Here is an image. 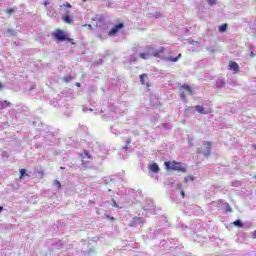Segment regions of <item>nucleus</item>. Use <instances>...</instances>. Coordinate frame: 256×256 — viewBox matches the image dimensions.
<instances>
[{
  "label": "nucleus",
  "mask_w": 256,
  "mask_h": 256,
  "mask_svg": "<svg viewBox=\"0 0 256 256\" xmlns=\"http://www.w3.org/2000/svg\"><path fill=\"white\" fill-rule=\"evenodd\" d=\"M164 165L166 169H168V171H178V173H187V168L181 162H165Z\"/></svg>",
  "instance_id": "1"
},
{
  "label": "nucleus",
  "mask_w": 256,
  "mask_h": 256,
  "mask_svg": "<svg viewBox=\"0 0 256 256\" xmlns=\"http://www.w3.org/2000/svg\"><path fill=\"white\" fill-rule=\"evenodd\" d=\"M163 51H165L164 47L155 49V48L149 46L146 48V53L149 55V57H158V59H163Z\"/></svg>",
  "instance_id": "2"
},
{
  "label": "nucleus",
  "mask_w": 256,
  "mask_h": 256,
  "mask_svg": "<svg viewBox=\"0 0 256 256\" xmlns=\"http://www.w3.org/2000/svg\"><path fill=\"white\" fill-rule=\"evenodd\" d=\"M54 39L57 40L58 43H63V41H67V34L63 30H56L52 33Z\"/></svg>",
  "instance_id": "3"
},
{
  "label": "nucleus",
  "mask_w": 256,
  "mask_h": 256,
  "mask_svg": "<svg viewBox=\"0 0 256 256\" xmlns=\"http://www.w3.org/2000/svg\"><path fill=\"white\" fill-rule=\"evenodd\" d=\"M49 2L45 1L44 6L46 7L47 16L51 17V19H57V11H55V8L53 6H48Z\"/></svg>",
  "instance_id": "4"
},
{
  "label": "nucleus",
  "mask_w": 256,
  "mask_h": 256,
  "mask_svg": "<svg viewBox=\"0 0 256 256\" xmlns=\"http://www.w3.org/2000/svg\"><path fill=\"white\" fill-rule=\"evenodd\" d=\"M204 150L203 148H198V153L204 155V157H209L211 155V142H204Z\"/></svg>",
  "instance_id": "5"
},
{
  "label": "nucleus",
  "mask_w": 256,
  "mask_h": 256,
  "mask_svg": "<svg viewBox=\"0 0 256 256\" xmlns=\"http://www.w3.org/2000/svg\"><path fill=\"white\" fill-rule=\"evenodd\" d=\"M129 225L130 227H143V225H145V218L134 217Z\"/></svg>",
  "instance_id": "6"
},
{
  "label": "nucleus",
  "mask_w": 256,
  "mask_h": 256,
  "mask_svg": "<svg viewBox=\"0 0 256 256\" xmlns=\"http://www.w3.org/2000/svg\"><path fill=\"white\" fill-rule=\"evenodd\" d=\"M125 27V24L123 23H118L116 24L108 33L109 37H113L116 34L119 33V31H121V29H123Z\"/></svg>",
  "instance_id": "7"
},
{
  "label": "nucleus",
  "mask_w": 256,
  "mask_h": 256,
  "mask_svg": "<svg viewBox=\"0 0 256 256\" xmlns=\"http://www.w3.org/2000/svg\"><path fill=\"white\" fill-rule=\"evenodd\" d=\"M86 159H91V155H89V151L87 150L82 154V167H91V162Z\"/></svg>",
  "instance_id": "8"
},
{
  "label": "nucleus",
  "mask_w": 256,
  "mask_h": 256,
  "mask_svg": "<svg viewBox=\"0 0 256 256\" xmlns=\"http://www.w3.org/2000/svg\"><path fill=\"white\" fill-rule=\"evenodd\" d=\"M64 13L65 16L62 17V20L64 21V23H68L69 25L71 23H73V19L71 18V16L69 15L71 13V10L69 9H64Z\"/></svg>",
  "instance_id": "9"
},
{
  "label": "nucleus",
  "mask_w": 256,
  "mask_h": 256,
  "mask_svg": "<svg viewBox=\"0 0 256 256\" xmlns=\"http://www.w3.org/2000/svg\"><path fill=\"white\" fill-rule=\"evenodd\" d=\"M192 109H195V111H197L198 113H200L201 115H209L210 111L209 109H205L203 106L201 105H197L195 107H192Z\"/></svg>",
  "instance_id": "10"
},
{
  "label": "nucleus",
  "mask_w": 256,
  "mask_h": 256,
  "mask_svg": "<svg viewBox=\"0 0 256 256\" xmlns=\"http://www.w3.org/2000/svg\"><path fill=\"white\" fill-rule=\"evenodd\" d=\"M136 62H137V56L135 55L129 56L128 58H125V60L123 61L124 65H131Z\"/></svg>",
  "instance_id": "11"
},
{
  "label": "nucleus",
  "mask_w": 256,
  "mask_h": 256,
  "mask_svg": "<svg viewBox=\"0 0 256 256\" xmlns=\"http://www.w3.org/2000/svg\"><path fill=\"white\" fill-rule=\"evenodd\" d=\"M144 211H153L155 209V204L153 201L148 200L143 207Z\"/></svg>",
  "instance_id": "12"
},
{
  "label": "nucleus",
  "mask_w": 256,
  "mask_h": 256,
  "mask_svg": "<svg viewBox=\"0 0 256 256\" xmlns=\"http://www.w3.org/2000/svg\"><path fill=\"white\" fill-rule=\"evenodd\" d=\"M229 69L230 71H234L235 73H237L239 71V64H237V62L230 61Z\"/></svg>",
  "instance_id": "13"
},
{
  "label": "nucleus",
  "mask_w": 256,
  "mask_h": 256,
  "mask_svg": "<svg viewBox=\"0 0 256 256\" xmlns=\"http://www.w3.org/2000/svg\"><path fill=\"white\" fill-rule=\"evenodd\" d=\"M149 170L152 171V173H157L159 171V165L157 163H152L149 166Z\"/></svg>",
  "instance_id": "14"
},
{
  "label": "nucleus",
  "mask_w": 256,
  "mask_h": 256,
  "mask_svg": "<svg viewBox=\"0 0 256 256\" xmlns=\"http://www.w3.org/2000/svg\"><path fill=\"white\" fill-rule=\"evenodd\" d=\"M7 107H11V102L7 100L0 102V109H7Z\"/></svg>",
  "instance_id": "15"
},
{
  "label": "nucleus",
  "mask_w": 256,
  "mask_h": 256,
  "mask_svg": "<svg viewBox=\"0 0 256 256\" xmlns=\"http://www.w3.org/2000/svg\"><path fill=\"white\" fill-rule=\"evenodd\" d=\"M53 247H55L56 249H63V241L58 240L55 241L54 243H52Z\"/></svg>",
  "instance_id": "16"
},
{
  "label": "nucleus",
  "mask_w": 256,
  "mask_h": 256,
  "mask_svg": "<svg viewBox=\"0 0 256 256\" xmlns=\"http://www.w3.org/2000/svg\"><path fill=\"white\" fill-rule=\"evenodd\" d=\"M220 203H222V205H224L226 213H231L232 209H231V206L229 205V203L224 202L223 200H220Z\"/></svg>",
  "instance_id": "17"
},
{
  "label": "nucleus",
  "mask_w": 256,
  "mask_h": 256,
  "mask_svg": "<svg viewBox=\"0 0 256 256\" xmlns=\"http://www.w3.org/2000/svg\"><path fill=\"white\" fill-rule=\"evenodd\" d=\"M15 35H17V31L11 29H8L5 33L6 37H15Z\"/></svg>",
  "instance_id": "18"
},
{
  "label": "nucleus",
  "mask_w": 256,
  "mask_h": 256,
  "mask_svg": "<svg viewBox=\"0 0 256 256\" xmlns=\"http://www.w3.org/2000/svg\"><path fill=\"white\" fill-rule=\"evenodd\" d=\"M140 82L142 83V85H147V87H149V83L145 82V79H147V74H141L139 76Z\"/></svg>",
  "instance_id": "19"
},
{
  "label": "nucleus",
  "mask_w": 256,
  "mask_h": 256,
  "mask_svg": "<svg viewBox=\"0 0 256 256\" xmlns=\"http://www.w3.org/2000/svg\"><path fill=\"white\" fill-rule=\"evenodd\" d=\"M151 56H149V54L147 53V50H145V52H142L139 54V58L140 59H144V60H147V59H150Z\"/></svg>",
  "instance_id": "20"
},
{
  "label": "nucleus",
  "mask_w": 256,
  "mask_h": 256,
  "mask_svg": "<svg viewBox=\"0 0 256 256\" xmlns=\"http://www.w3.org/2000/svg\"><path fill=\"white\" fill-rule=\"evenodd\" d=\"M181 57V54H179L178 56L176 57H168L166 58V61H170L172 63H177V61H179V58Z\"/></svg>",
  "instance_id": "21"
},
{
  "label": "nucleus",
  "mask_w": 256,
  "mask_h": 256,
  "mask_svg": "<svg viewBox=\"0 0 256 256\" xmlns=\"http://www.w3.org/2000/svg\"><path fill=\"white\" fill-rule=\"evenodd\" d=\"M182 89L187 91L188 95H191L193 93V90L191 89V86H189L187 84L182 85Z\"/></svg>",
  "instance_id": "22"
},
{
  "label": "nucleus",
  "mask_w": 256,
  "mask_h": 256,
  "mask_svg": "<svg viewBox=\"0 0 256 256\" xmlns=\"http://www.w3.org/2000/svg\"><path fill=\"white\" fill-rule=\"evenodd\" d=\"M128 145H131V138L126 139V145L122 147L123 151H129Z\"/></svg>",
  "instance_id": "23"
},
{
  "label": "nucleus",
  "mask_w": 256,
  "mask_h": 256,
  "mask_svg": "<svg viewBox=\"0 0 256 256\" xmlns=\"http://www.w3.org/2000/svg\"><path fill=\"white\" fill-rule=\"evenodd\" d=\"M63 81H64V83H71V81H73V76H71V75L64 76Z\"/></svg>",
  "instance_id": "24"
},
{
  "label": "nucleus",
  "mask_w": 256,
  "mask_h": 256,
  "mask_svg": "<svg viewBox=\"0 0 256 256\" xmlns=\"http://www.w3.org/2000/svg\"><path fill=\"white\" fill-rule=\"evenodd\" d=\"M219 33H225V31H227V24H222L219 28H218Z\"/></svg>",
  "instance_id": "25"
},
{
  "label": "nucleus",
  "mask_w": 256,
  "mask_h": 256,
  "mask_svg": "<svg viewBox=\"0 0 256 256\" xmlns=\"http://www.w3.org/2000/svg\"><path fill=\"white\" fill-rule=\"evenodd\" d=\"M102 181H103L104 185H109V183H111V181H113V178H111V177H104L102 179Z\"/></svg>",
  "instance_id": "26"
},
{
  "label": "nucleus",
  "mask_w": 256,
  "mask_h": 256,
  "mask_svg": "<svg viewBox=\"0 0 256 256\" xmlns=\"http://www.w3.org/2000/svg\"><path fill=\"white\" fill-rule=\"evenodd\" d=\"M224 85H225V81L224 80L218 79L216 81V87H223Z\"/></svg>",
  "instance_id": "27"
},
{
  "label": "nucleus",
  "mask_w": 256,
  "mask_h": 256,
  "mask_svg": "<svg viewBox=\"0 0 256 256\" xmlns=\"http://www.w3.org/2000/svg\"><path fill=\"white\" fill-rule=\"evenodd\" d=\"M96 25L97 27H101V25H103L104 21H103V18H96Z\"/></svg>",
  "instance_id": "28"
},
{
  "label": "nucleus",
  "mask_w": 256,
  "mask_h": 256,
  "mask_svg": "<svg viewBox=\"0 0 256 256\" xmlns=\"http://www.w3.org/2000/svg\"><path fill=\"white\" fill-rule=\"evenodd\" d=\"M234 225H235V227H243V222H241V220H235L234 221Z\"/></svg>",
  "instance_id": "29"
},
{
  "label": "nucleus",
  "mask_w": 256,
  "mask_h": 256,
  "mask_svg": "<svg viewBox=\"0 0 256 256\" xmlns=\"http://www.w3.org/2000/svg\"><path fill=\"white\" fill-rule=\"evenodd\" d=\"M185 183H189V181H195V178L193 176H188L184 178Z\"/></svg>",
  "instance_id": "30"
},
{
  "label": "nucleus",
  "mask_w": 256,
  "mask_h": 256,
  "mask_svg": "<svg viewBox=\"0 0 256 256\" xmlns=\"http://www.w3.org/2000/svg\"><path fill=\"white\" fill-rule=\"evenodd\" d=\"M26 173H27V170L21 169L20 170V179H23V177H25Z\"/></svg>",
  "instance_id": "31"
},
{
  "label": "nucleus",
  "mask_w": 256,
  "mask_h": 256,
  "mask_svg": "<svg viewBox=\"0 0 256 256\" xmlns=\"http://www.w3.org/2000/svg\"><path fill=\"white\" fill-rule=\"evenodd\" d=\"M241 186V182L240 181H233L232 182V187H240Z\"/></svg>",
  "instance_id": "32"
},
{
  "label": "nucleus",
  "mask_w": 256,
  "mask_h": 256,
  "mask_svg": "<svg viewBox=\"0 0 256 256\" xmlns=\"http://www.w3.org/2000/svg\"><path fill=\"white\" fill-rule=\"evenodd\" d=\"M54 185L55 187H57V189H61V182H59L58 180L54 181Z\"/></svg>",
  "instance_id": "33"
},
{
  "label": "nucleus",
  "mask_w": 256,
  "mask_h": 256,
  "mask_svg": "<svg viewBox=\"0 0 256 256\" xmlns=\"http://www.w3.org/2000/svg\"><path fill=\"white\" fill-rule=\"evenodd\" d=\"M61 7H65L66 9H71L72 6L69 2H66Z\"/></svg>",
  "instance_id": "34"
},
{
  "label": "nucleus",
  "mask_w": 256,
  "mask_h": 256,
  "mask_svg": "<svg viewBox=\"0 0 256 256\" xmlns=\"http://www.w3.org/2000/svg\"><path fill=\"white\" fill-rule=\"evenodd\" d=\"M2 159H9V153L7 152H2Z\"/></svg>",
  "instance_id": "35"
},
{
  "label": "nucleus",
  "mask_w": 256,
  "mask_h": 256,
  "mask_svg": "<svg viewBox=\"0 0 256 256\" xmlns=\"http://www.w3.org/2000/svg\"><path fill=\"white\" fill-rule=\"evenodd\" d=\"M210 5H217V0H206Z\"/></svg>",
  "instance_id": "36"
},
{
  "label": "nucleus",
  "mask_w": 256,
  "mask_h": 256,
  "mask_svg": "<svg viewBox=\"0 0 256 256\" xmlns=\"http://www.w3.org/2000/svg\"><path fill=\"white\" fill-rule=\"evenodd\" d=\"M111 132H112L114 135H119V130L115 129L114 127H111Z\"/></svg>",
  "instance_id": "37"
},
{
  "label": "nucleus",
  "mask_w": 256,
  "mask_h": 256,
  "mask_svg": "<svg viewBox=\"0 0 256 256\" xmlns=\"http://www.w3.org/2000/svg\"><path fill=\"white\" fill-rule=\"evenodd\" d=\"M115 113H117V109H114V110L112 111V114L110 115V117H111L112 119H115V117H117V116H115Z\"/></svg>",
  "instance_id": "38"
},
{
  "label": "nucleus",
  "mask_w": 256,
  "mask_h": 256,
  "mask_svg": "<svg viewBox=\"0 0 256 256\" xmlns=\"http://www.w3.org/2000/svg\"><path fill=\"white\" fill-rule=\"evenodd\" d=\"M7 13H9V15L15 13V8H10L7 10Z\"/></svg>",
  "instance_id": "39"
},
{
  "label": "nucleus",
  "mask_w": 256,
  "mask_h": 256,
  "mask_svg": "<svg viewBox=\"0 0 256 256\" xmlns=\"http://www.w3.org/2000/svg\"><path fill=\"white\" fill-rule=\"evenodd\" d=\"M250 57H255V53H253V46H250Z\"/></svg>",
  "instance_id": "40"
},
{
  "label": "nucleus",
  "mask_w": 256,
  "mask_h": 256,
  "mask_svg": "<svg viewBox=\"0 0 256 256\" xmlns=\"http://www.w3.org/2000/svg\"><path fill=\"white\" fill-rule=\"evenodd\" d=\"M82 111L84 112V113H86V111H93V109H88V108H86V106H83L82 107Z\"/></svg>",
  "instance_id": "41"
},
{
  "label": "nucleus",
  "mask_w": 256,
  "mask_h": 256,
  "mask_svg": "<svg viewBox=\"0 0 256 256\" xmlns=\"http://www.w3.org/2000/svg\"><path fill=\"white\" fill-rule=\"evenodd\" d=\"M180 97H181V100H182V101H185V97H186V96H185V92H181V93H180Z\"/></svg>",
  "instance_id": "42"
},
{
  "label": "nucleus",
  "mask_w": 256,
  "mask_h": 256,
  "mask_svg": "<svg viewBox=\"0 0 256 256\" xmlns=\"http://www.w3.org/2000/svg\"><path fill=\"white\" fill-rule=\"evenodd\" d=\"M190 45H196V47H198V46H199V42H197V41H191V42H190Z\"/></svg>",
  "instance_id": "43"
},
{
  "label": "nucleus",
  "mask_w": 256,
  "mask_h": 256,
  "mask_svg": "<svg viewBox=\"0 0 256 256\" xmlns=\"http://www.w3.org/2000/svg\"><path fill=\"white\" fill-rule=\"evenodd\" d=\"M112 207H119V205L117 204V201H115V200H112Z\"/></svg>",
  "instance_id": "44"
},
{
  "label": "nucleus",
  "mask_w": 256,
  "mask_h": 256,
  "mask_svg": "<svg viewBox=\"0 0 256 256\" xmlns=\"http://www.w3.org/2000/svg\"><path fill=\"white\" fill-rule=\"evenodd\" d=\"M154 17H155L156 19H159V17H161V13H157V12H156V13L154 14Z\"/></svg>",
  "instance_id": "45"
},
{
  "label": "nucleus",
  "mask_w": 256,
  "mask_h": 256,
  "mask_svg": "<svg viewBox=\"0 0 256 256\" xmlns=\"http://www.w3.org/2000/svg\"><path fill=\"white\" fill-rule=\"evenodd\" d=\"M66 41H68L69 43H72V45L74 44V42H73V38H69V37H67Z\"/></svg>",
  "instance_id": "46"
},
{
  "label": "nucleus",
  "mask_w": 256,
  "mask_h": 256,
  "mask_svg": "<svg viewBox=\"0 0 256 256\" xmlns=\"http://www.w3.org/2000/svg\"><path fill=\"white\" fill-rule=\"evenodd\" d=\"M180 195L182 196L183 199H185V191L182 190V191L180 192Z\"/></svg>",
  "instance_id": "47"
},
{
  "label": "nucleus",
  "mask_w": 256,
  "mask_h": 256,
  "mask_svg": "<svg viewBox=\"0 0 256 256\" xmlns=\"http://www.w3.org/2000/svg\"><path fill=\"white\" fill-rule=\"evenodd\" d=\"M76 87H81V83L76 82Z\"/></svg>",
  "instance_id": "48"
},
{
  "label": "nucleus",
  "mask_w": 256,
  "mask_h": 256,
  "mask_svg": "<svg viewBox=\"0 0 256 256\" xmlns=\"http://www.w3.org/2000/svg\"><path fill=\"white\" fill-rule=\"evenodd\" d=\"M253 239H256V231L253 232Z\"/></svg>",
  "instance_id": "49"
},
{
  "label": "nucleus",
  "mask_w": 256,
  "mask_h": 256,
  "mask_svg": "<svg viewBox=\"0 0 256 256\" xmlns=\"http://www.w3.org/2000/svg\"><path fill=\"white\" fill-rule=\"evenodd\" d=\"M3 211V206H0V213Z\"/></svg>",
  "instance_id": "50"
},
{
  "label": "nucleus",
  "mask_w": 256,
  "mask_h": 256,
  "mask_svg": "<svg viewBox=\"0 0 256 256\" xmlns=\"http://www.w3.org/2000/svg\"><path fill=\"white\" fill-rule=\"evenodd\" d=\"M252 147L256 150V144H253Z\"/></svg>",
  "instance_id": "51"
},
{
  "label": "nucleus",
  "mask_w": 256,
  "mask_h": 256,
  "mask_svg": "<svg viewBox=\"0 0 256 256\" xmlns=\"http://www.w3.org/2000/svg\"><path fill=\"white\" fill-rule=\"evenodd\" d=\"M161 244H162V245H165V240H163V241L161 242Z\"/></svg>",
  "instance_id": "52"
},
{
  "label": "nucleus",
  "mask_w": 256,
  "mask_h": 256,
  "mask_svg": "<svg viewBox=\"0 0 256 256\" xmlns=\"http://www.w3.org/2000/svg\"><path fill=\"white\" fill-rule=\"evenodd\" d=\"M88 27L91 29V27H92L91 24H89Z\"/></svg>",
  "instance_id": "53"
},
{
  "label": "nucleus",
  "mask_w": 256,
  "mask_h": 256,
  "mask_svg": "<svg viewBox=\"0 0 256 256\" xmlns=\"http://www.w3.org/2000/svg\"><path fill=\"white\" fill-rule=\"evenodd\" d=\"M1 87H3V85L0 83V89H1Z\"/></svg>",
  "instance_id": "54"
},
{
  "label": "nucleus",
  "mask_w": 256,
  "mask_h": 256,
  "mask_svg": "<svg viewBox=\"0 0 256 256\" xmlns=\"http://www.w3.org/2000/svg\"><path fill=\"white\" fill-rule=\"evenodd\" d=\"M84 3H86L87 0H82Z\"/></svg>",
  "instance_id": "55"
}]
</instances>
